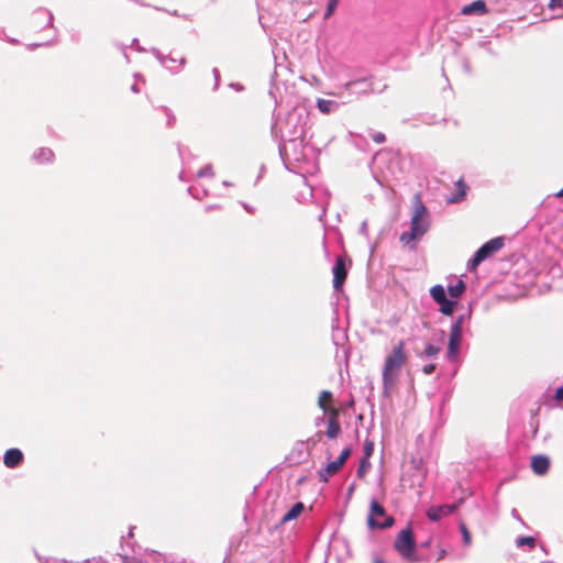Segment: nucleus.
Instances as JSON below:
<instances>
[{
  "label": "nucleus",
  "mask_w": 563,
  "mask_h": 563,
  "mask_svg": "<svg viewBox=\"0 0 563 563\" xmlns=\"http://www.w3.org/2000/svg\"><path fill=\"white\" fill-rule=\"evenodd\" d=\"M412 209L410 230L402 232L399 240L405 245H410L411 249H415L416 243L429 231L431 216L428 207L422 202L419 192L413 195Z\"/></svg>",
  "instance_id": "nucleus-1"
},
{
  "label": "nucleus",
  "mask_w": 563,
  "mask_h": 563,
  "mask_svg": "<svg viewBox=\"0 0 563 563\" xmlns=\"http://www.w3.org/2000/svg\"><path fill=\"white\" fill-rule=\"evenodd\" d=\"M387 85L384 84L382 89H376L372 81V76H365L349 80L343 85L339 86V92L333 93L334 96L345 99L346 96L360 97L368 93H383L387 89Z\"/></svg>",
  "instance_id": "nucleus-2"
},
{
  "label": "nucleus",
  "mask_w": 563,
  "mask_h": 563,
  "mask_svg": "<svg viewBox=\"0 0 563 563\" xmlns=\"http://www.w3.org/2000/svg\"><path fill=\"white\" fill-rule=\"evenodd\" d=\"M394 548L408 563L419 562L417 542L411 525H408L398 532L394 541Z\"/></svg>",
  "instance_id": "nucleus-3"
},
{
  "label": "nucleus",
  "mask_w": 563,
  "mask_h": 563,
  "mask_svg": "<svg viewBox=\"0 0 563 563\" xmlns=\"http://www.w3.org/2000/svg\"><path fill=\"white\" fill-rule=\"evenodd\" d=\"M464 320L465 316L461 314L455 319V321L451 325L446 358L452 363L459 360Z\"/></svg>",
  "instance_id": "nucleus-4"
},
{
  "label": "nucleus",
  "mask_w": 563,
  "mask_h": 563,
  "mask_svg": "<svg viewBox=\"0 0 563 563\" xmlns=\"http://www.w3.org/2000/svg\"><path fill=\"white\" fill-rule=\"evenodd\" d=\"M394 523L395 519L391 516H387L385 508L376 499H373L367 516L368 528L371 530L387 529Z\"/></svg>",
  "instance_id": "nucleus-5"
},
{
  "label": "nucleus",
  "mask_w": 563,
  "mask_h": 563,
  "mask_svg": "<svg viewBox=\"0 0 563 563\" xmlns=\"http://www.w3.org/2000/svg\"><path fill=\"white\" fill-rule=\"evenodd\" d=\"M405 360H406V356H405V352H404V343L399 342L393 349L391 353L389 355H387V357L385 360V364L383 367V376L396 378Z\"/></svg>",
  "instance_id": "nucleus-6"
},
{
  "label": "nucleus",
  "mask_w": 563,
  "mask_h": 563,
  "mask_svg": "<svg viewBox=\"0 0 563 563\" xmlns=\"http://www.w3.org/2000/svg\"><path fill=\"white\" fill-rule=\"evenodd\" d=\"M520 258L512 255L510 258H495V273L498 272V274L503 278H497L495 275V284L501 283V282H508L514 283L517 278V271H512L515 266L519 265Z\"/></svg>",
  "instance_id": "nucleus-7"
},
{
  "label": "nucleus",
  "mask_w": 563,
  "mask_h": 563,
  "mask_svg": "<svg viewBox=\"0 0 563 563\" xmlns=\"http://www.w3.org/2000/svg\"><path fill=\"white\" fill-rule=\"evenodd\" d=\"M351 454H352V448H350V446L344 448L341 451L340 455L334 461H330L325 465V467L319 472L320 481L327 483L329 481L330 476L334 475L342 468V466L344 465L346 460L351 456Z\"/></svg>",
  "instance_id": "nucleus-8"
},
{
  "label": "nucleus",
  "mask_w": 563,
  "mask_h": 563,
  "mask_svg": "<svg viewBox=\"0 0 563 563\" xmlns=\"http://www.w3.org/2000/svg\"><path fill=\"white\" fill-rule=\"evenodd\" d=\"M288 145L292 146V157L295 161H298L301 156V146H302V140H299L298 137L294 136L288 140V142L282 140L278 144V153L280 156V159L283 161V164L286 168H288V162L290 161V154L288 151Z\"/></svg>",
  "instance_id": "nucleus-9"
},
{
  "label": "nucleus",
  "mask_w": 563,
  "mask_h": 563,
  "mask_svg": "<svg viewBox=\"0 0 563 563\" xmlns=\"http://www.w3.org/2000/svg\"><path fill=\"white\" fill-rule=\"evenodd\" d=\"M493 255V239L486 241L468 260L467 269L470 272L476 271V268L488 257Z\"/></svg>",
  "instance_id": "nucleus-10"
},
{
  "label": "nucleus",
  "mask_w": 563,
  "mask_h": 563,
  "mask_svg": "<svg viewBox=\"0 0 563 563\" xmlns=\"http://www.w3.org/2000/svg\"><path fill=\"white\" fill-rule=\"evenodd\" d=\"M332 274L334 290H342L343 284L347 276V264L342 256H338L335 258L334 265L332 266Z\"/></svg>",
  "instance_id": "nucleus-11"
},
{
  "label": "nucleus",
  "mask_w": 563,
  "mask_h": 563,
  "mask_svg": "<svg viewBox=\"0 0 563 563\" xmlns=\"http://www.w3.org/2000/svg\"><path fill=\"white\" fill-rule=\"evenodd\" d=\"M457 506L459 505L455 503L431 506L427 511V517L429 520L437 522L443 517L453 514L457 509Z\"/></svg>",
  "instance_id": "nucleus-12"
},
{
  "label": "nucleus",
  "mask_w": 563,
  "mask_h": 563,
  "mask_svg": "<svg viewBox=\"0 0 563 563\" xmlns=\"http://www.w3.org/2000/svg\"><path fill=\"white\" fill-rule=\"evenodd\" d=\"M489 12L485 0H475L461 8V14L466 16H482Z\"/></svg>",
  "instance_id": "nucleus-13"
},
{
  "label": "nucleus",
  "mask_w": 563,
  "mask_h": 563,
  "mask_svg": "<svg viewBox=\"0 0 563 563\" xmlns=\"http://www.w3.org/2000/svg\"><path fill=\"white\" fill-rule=\"evenodd\" d=\"M24 461L23 452L18 448L8 449L3 455V464L8 468H15L20 466Z\"/></svg>",
  "instance_id": "nucleus-14"
},
{
  "label": "nucleus",
  "mask_w": 563,
  "mask_h": 563,
  "mask_svg": "<svg viewBox=\"0 0 563 563\" xmlns=\"http://www.w3.org/2000/svg\"><path fill=\"white\" fill-rule=\"evenodd\" d=\"M531 468L536 475H545L550 468V459L542 454L532 456Z\"/></svg>",
  "instance_id": "nucleus-15"
},
{
  "label": "nucleus",
  "mask_w": 563,
  "mask_h": 563,
  "mask_svg": "<svg viewBox=\"0 0 563 563\" xmlns=\"http://www.w3.org/2000/svg\"><path fill=\"white\" fill-rule=\"evenodd\" d=\"M305 505L301 501L295 503L280 518V523H286L291 520H295L299 517V515L303 511Z\"/></svg>",
  "instance_id": "nucleus-16"
},
{
  "label": "nucleus",
  "mask_w": 563,
  "mask_h": 563,
  "mask_svg": "<svg viewBox=\"0 0 563 563\" xmlns=\"http://www.w3.org/2000/svg\"><path fill=\"white\" fill-rule=\"evenodd\" d=\"M32 158L38 164L52 163L54 153L48 147H40L33 153Z\"/></svg>",
  "instance_id": "nucleus-17"
},
{
  "label": "nucleus",
  "mask_w": 563,
  "mask_h": 563,
  "mask_svg": "<svg viewBox=\"0 0 563 563\" xmlns=\"http://www.w3.org/2000/svg\"><path fill=\"white\" fill-rule=\"evenodd\" d=\"M341 433V426L338 420V413L334 412L328 420L325 434L329 439H335Z\"/></svg>",
  "instance_id": "nucleus-18"
},
{
  "label": "nucleus",
  "mask_w": 563,
  "mask_h": 563,
  "mask_svg": "<svg viewBox=\"0 0 563 563\" xmlns=\"http://www.w3.org/2000/svg\"><path fill=\"white\" fill-rule=\"evenodd\" d=\"M317 108L321 113L329 114L331 112L338 111L340 108V103L335 100L318 99Z\"/></svg>",
  "instance_id": "nucleus-19"
},
{
  "label": "nucleus",
  "mask_w": 563,
  "mask_h": 563,
  "mask_svg": "<svg viewBox=\"0 0 563 563\" xmlns=\"http://www.w3.org/2000/svg\"><path fill=\"white\" fill-rule=\"evenodd\" d=\"M438 305H439V311L442 314L451 317V316H453V313L457 307V301L448 297L446 299L439 302Z\"/></svg>",
  "instance_id": "nucleus-20"
},
{
  "label": "nucleus",
  "mask_w": 563,
  "mask_h": 563,
  "mask_svg": "<svg viewBox=\"0 0 563 563\" xmlns=\"http://www.w3.org/2000/svg\"><path fill=\"white\" fill-rule=\"evenodd\" d=\"M466 290V284L463 282V279H459L456 284L449 285L448 286V294L452 299H459L463 296V294Z\"/></svg>",
  "instance_id": "nucleus-21"
},
{
  "label": "nucleus",
  "mask_w": 563,
  "mask_h": 563,
  "mask_svg": "<svg viewBox=\"0 0 563 563\" xmlns=\"http://www.w3.org/2000/svg\"><path fill=\"white\" fill-rule=\"evenodd\" d=\"M455 186H456V194L451 196L449 199H448V202L450 203H456V202H460L462 201L465 196H466V189H467V186L465 185V183L460 179L455 183Z\"/></svg>",
  "instance_id": "nucleus-22"
},
{
  "label": "nucleus",
  "mask_w": 563,
  "mask_h": 563,
  "mask_svg": "<svg viewBox=\"0 0 563 563\" xmlns=\"http://www.w3.org/2000/svg\"><path fill=\"white\" fill-rule=\"evenodd\" d=\"M430 296L437 303H439L448 298L446 290L440 284L434 285L430 288Z\"/></svg>",
  "instance_id": "nucleus-23"
},
{
  "label": "nucleus",
  "mask_w": 563,
  "mask_h": 563,
  "mask_svg": "<svg viewBox=\"0 0 563 563\" xmlns=\"http://www.w3.org/2000/svg\"><path fill=\"white\" fill-rule=\"evenodd\" d=\"M515 543L517 548L528 547L529 549H533L537 544V540L531 536H521L516 539Z\"/></svg>",
  "instance_id": "nucleus-24"
},
{
  "label": "nucleus",
  "mask_w": 563,
  "mask_h": 563,
  "mask_svg": "<svg viewBox=\"0 0 563 563\" xmlns=\"http://www.w3.org/2000/svg\"><path fill=\"white\" fill-rule=\"evenodd\" d=\"M333 395L330 390H322L319 399H318V406L324 413L329 411L328 406L325 405V400H332Z\"/></svg>",
  "instance_id": "nucleus-25"
},
{
  "label": "nucleus",
  "mask_w": 563,
  "mask_h": 563,
  "mask_svg": "<svg viewBox=\"0 0 563 563\" xmlns=\"http://www.w3.org/2000/svg\"><path fill=\"white\" fill-rule=\"evenodd\" d=\"M369 468H371L369 459L362 457L360 460V464H358V467H357V471H356L357 477L358 478L364 477L367 474V472L369 471Z\"/></svg>",
  "instance_id": "nucleus-26"
},
{
  "label": "nucleus",
  "mask_w": 563,
  "mask_h": 563,
  "mask_svg": "<svg viewBox=\"0 0 563 563\" xmlns=\"http://www.w3.org/2000/svg\"><path fill=\"white\" fill-rule=\"evenodd\" d=\"M440 352V347L435 346L434 344L432 343H428L424 347V351L422 354H419L418 356L419 357H434L435 355H438Z\"/></svg>",
  "instance_id": "nucleus-27"
},
{
  "label": "nucleus",
  "mask_w": 563,
  "mask_h": 563,
  "mask_svg": "<svg viewBox=\"0 0 563 563\" xmlns=\"http://www.w3.org/2000/svg\"><path fill=\"white\" fill-rule=\"evenodd\" d=\"M42 16L46 20V25L47 26H52L53 27V20H54V16H53V13L46 9H38L36 12H35V16Z\"/></svg>",
  "instance_id": "nucleus-28"
},
{
  "label": "nucleus",
  "mask_w": 563,
  "mask_h": 563,
  "mask_svg": "<svg viewBox=\"0 0 563 563\" xmlns=\"http://www.w3.org/2000/svg\"><path fill=\"white\" fill-rule=\"evenodd\" d=\"M339 1L340 0H328L327 8L323 14L324 19H329L334 13V11L338 8Z\"/></svg>",
  "instance_id": "nucleus-29"
},
{
  "label": "nucleus",
  "mask_w": 563,
  "mask_h": 563,
  "mask_svg": "<svg viewBox=\"0 0 563 563\" xmlns=\"http://www.w3.org/2000/svg\"><path fill=\"white\" fill-rule=\"evenodd\" d=\"M395 379L394 377H384L383 376V395L384 397H389V394H390V388L393 386V384L395 383Z\"/></svg>",
  "instance_id": "nucleus-30"
},
{
  "label": "nucleus",
  "mask_w": 563,
  "mask_h": 563,
  "mask_svg": "<svg viewBox=\"0 0 563 563\" xmlns=\"http://www.w3.org/2000/svg\"><path fill=\"white\" fill-rule=\"evenodd\" d=\"M374 446L375 444L372 440H365L362 457L371 459L374 453Z\"/></svg>",
  "instance_id": "nucleus-31"
},
{
  "label": "nucleus",
  "mask_w": 563,
  "mask_h": 563,
  "mask_svg": "<svg viewBox=\"0 0 563 563\" xmlns=\"http://www.w3.org/2000/svg\"><path fill=\"white\" fill-rule=\"evenodd\" d=\"M460 530L462 533L463 543L465 545H470L471 544V533L464 522H460Z\"/></svg>",
  "instance_id": "nucleus-32"
},
{
  "label": "nucleus",
  "mask_w": 563,
  "mask_h": 563,
  "mask_svg": "<svg viewBox=\"0 0 563 563\" xmlns=\"http://www.w3.org/2000/svg\"><path fill=\"white\" fill-rule=\"evenodd\" d=\"M197 176L198 177H212L213 176V168H212V165L211 164H208L206 165L205 167H202L198 173H197Z\"/></svg>",
  "instance_id": "nucleus-33"
},
{
  "label": "nucleus",
  "mask_w": 563,
  "mask_h": 563,
  "mask_svg": "<svg viewBox=\"0 0 563 563\" xmlns=\"http://www.w3.org/2000/svg\"><path fill=\"white\" fill-rule=\"evenodd\" d=\"M167 57L166 55L164 54H161L157 58V60L161 63V65L165 66L169 71H172L173 74H177L179 73V68H175L174 66H167Z\"/></svg>",
  "instance_id": "nucleus-34"
},
{
  "label": "nucleus",
  "mask_w": 563,
  "mask_h": 563,
  "mask_svg": "<svg viewBox=\"0 0 563 563\" xmlns=\"http://www.w3.org/2000/svg\"><path fill=\"white\" fill-rule=\"evenodd\" d=\"M212 75H213V78H214V86H213V90H214V91H217V90L219 89L220 80H221L219 69H218V68H213V69H212Z\"/></svg>",
  "instance_id": "nucleus-35"
},
{
  "label": "nucleus",
  "mask_w": 563,
  "mask_h": 563,
  "mask_svg": "<svg viewBox=\"0 0 563 563\" xmlns=\"http://www.w3.org/2000/svg\"><path fill=\"white\" fill-rule=\"evenodd\" d=\"M372 140L376 144H383L386 141V136H385V134L383 132H376V133L373 134Z\"/></svg>",
  "instance_id": "nucleus-36"
},
{
  "label": "nucleus",
  "mask_w": 563,
  "mask_h": 563,
  "mask_svg": "<svg viewBox=\"0 0 563 563\" xmlns=\"http://www.w3.org/2000/svg\"><path fill=\"white\" fill-rule=\"evenodd\" d=\"M164 111L167 115V125L173 126L174 121H175V115L173 114L172 110L168 109L167 107H164Z\"/></svg>",
  "instance_id": "nucleus-37"
},
{
  "label": "nucleus",
  "mask_w": 563,
  "mask_h": 563,
  "mask_svg": "<svg viewBox=\"0 0 563 563\" xmlns=\"http://www.w3.org/2000/svg\"><path fill=\"white\" fill-rule=\"evenodd\" d=\"M504 236H497L495 238V253H497L499 250L504 247Z\"/></svg>",
  "instance_id": "nucleus-38"
},
{
  "label": "nucleus",
  "mask_w": 563,
  "mask_h": 563,
  "mask_svg": "<svg viewBox=\"0 0 563 563\" xmlns=\"http://www.w3.org/2000/svg\"><path fill=\"white\" fill-rule=\"evenodd\" d=\"M434 371H435V364H433V363L426 364V365L422 367V372H423L426 375H431Z\"/></svg>",
  "instance_id": "nucleus-39"
},
{
  "label": "nucleus",
  "mask_w": 563,
  "mask_h": 563,
  "mask_svg": "<svg viewBox=\"0 0 563 563\" xmlns=\"http://www.w3.org/2000/svg\"><path fill=\"white\" fill-rule=\"evenodd\" d=\"M167 62H169L170 64H175L176 62L179 63V69L180 67H183L185 64H186V58L185 57H180L179 59H176L175 57L173 56H168L167 57Z\"/></svg>",
  "instance_id": "nucleus-40"
},
{
  "label": "nucleus",
  "mask_w": 563,
  "mask_h": 563,
  "mask_svg": "<svg viewBox=\"0 0 563 563\" xmlns=\"http://www.w3.org/2000/svg\"><path fill=\"white\" fill-rule=\"evenodd\" d=\"M412 464L415 466V468L421 473L422 476H424V473H423V463H422V460H412Z\"/></svg>",
  "instance_id": "nucleus-41"
},
{
  "label": "nucleus",
  "mask_w": 563,
  "mask_h": 563,
  "mask_svg": "<svg viewBox=\"0 0 563 563\" xmlns=\"http://www.w3.org/2000/svg\"><path fill=\"white\" fill-rule=\"evenodd\" d=\"M549 7L552 10L558 9V8H562L563 7V0H550Z\"/></svg>",
  "instance_id": "nucleus-42"
},
{
  "label": "nucleus",
  "mask_w": 563,
  "mask_h": 563,
  "mask_svg": "<svg viewBox=\"0 0 563 563\" xmlns=\"http://www.w3.org/2000/svg\"><path fill=\"white\" fill-rule=\"evenodd\" d=\"M229 87L234 89L238 92H241V91L244 90V86L242 84H240V82H230Z\"/></svg>",
  "instance_id": "nucleus-43"
},
{
  "label": "nucleus",
  "mask_w": 563,
  "mask_h": 563,
  "mask_svg": "<svg viewBox=\"0 0 563 563\" xmlns=\"http://www.w3.org/2000/svg\"><path fill=\"white\" fill-rule=\"evenodd\" d=\"M34 552V555L36 558V560L40 562V563H48V559L47 558H44L42 556L41 554H38V552L34 549L33 550Z\"/></svg>",
  "instance_id": "nucleus-44"
},
{
  "label": "nucleus",
  "mask_w": 563,
  "mask_h": 563,
  "mask_svg": "<svg viewBox=\"0 0 563 563\" xmlns=\"http://www.w3.org/2000/svg\"><path fill=\"white\" fill-rule=\"evenodd\" d=\"M555 399L559 401H563V385L556 389Z\"/></svg>",
  "instance_id": "nucleus-45"
},
{
  "label": "nucleus",
  "mask_w": 563,
  "mask_h": 563,
  "mask_svg": "<svg viewBox=\"0 0 563 563\" xmlns=\"http://www.w3.org/2000/svg\"><path fill=\"white\" fill-rule=\"evenodd\" d=\"M131 46L135 47V49L139 51V52H144L145 51L144 47H142L139 44V40L137 38H133L132 40Z\"/></svg>",
  "instance_id": "nucleus-46"
},
{
  "label": "nucleus",
  "mask_w": 563,
  "mask_h": 563,
  "mask_svg": "<svg viewBox=\"0 0 563 563\" xmlns=\"http://www.w3.org/2000/svg\"><path fill=\"white\" fill-rule=\"evenodd\" d=\"M360 232L362 234H366L367 233V222L366 221L362 222L361 228H360Z\"/></svg>",
  "instance_id": "nucleus-47"
},
{
  "label": "nucleus",
  "mask_w": 563,
  "mask_h": 563,
  "mask_svg": "<svg viewBox=\"0 0 563 563\" xmlns=\"http://www.w3.org/2000/svg\"><path fill=\"white\" fill-rule=\"evenodd\" d=\"M244 210L249 213H254L255 209L247 203H242Z\"/></svg>",
  "instance_id": "nucleus-48"
},
{
  "label": "nucleus",
  "mask_w": 563,
  "mask_h": 563,
  "mask_svg": "<svg viewBox=\"0 0 563 563\" xmlns=\"http://www.w3.org/2000/svg\"><path fill=\"white\" fill-rule=\"evenodd\" d=\"M169 14L175 15V16H180V14L176 10L173 12H169ZM181 18H184L186 20H190L189 15H187V14H183Z\"/></svg>",
  "instance_id": "nucleus-49"
},
{
  "label": "nucleus",
  "mask_w": 563,
  "mask_h": 563,
  "mask_svg": "<svg viewBox=\"0 0 563 563\" xmlns=\"http://www.w3.org/2000/svg\"><path fill=\"white\" fill-rule=\"evenodd\" d=\"M151 52L155 57H158L162 54V52L156 47H153Z\"/></svg>",
  "instance_id": "nucleus-50"
},
{
  "label": "nucleus",
  "mask_w": 563,
  "mask_h": 563,
  "mask_svg": "<svg viewBox=\"0 0 563 563\" xmlns=\"http://www.w3.org/2000/svg\"><path fill=\"white\" fill-rule=\"evenodd\" d=\"M445 554H446L445 550H441V551H440V553H439V555H438L437 561L442 560V559L445 556Z\"/></svg>",
  "instance_id": "nucleus-51"
},
{
  "label": "nucleus",
  "mask_w": 563,
  "mask_h": 563,
  "mask_svg": "<svg viewBox=\"0 0 563 563\" xmlns=\"http://www.w3.org/2000/svg\"><path fill=\"white\" fill-rule=\"evenodd\" d=\"M512 516H514L515 518H517L519 521H521V522H522V520H521V518H520V516L518 515V511H517L516 509H512Z\"/></svg>",
  "instance_id": "nucleus-52"
},
{
  "label": "nucleus",
  "mask_w": 563,
  "mask_h": 563,
  "mask_svg": "<svg viewBox=\"0 0 563 563\" xmlns=\"http://www.w3.org/2000/svg\"><path fill=\"white\" fill-rule=\"evenodd\" d=\"M45 45H49V42H45V43H41V44H32L31 47H40V46H45Z\"/></svg>",
  "instance_id": "nucleus-53"
},
{
  "label": "nucleus",
  "mask_w": 563,
  "mask_h": 563,
  "mask_svg": "<svg viewBox=\"0 0 563 563\" xmlns=\"http://www.w3.org/2000/svg\"><path fill=\"white\" fill-rule=\"evenodd\" d=\"M131 90H132L133 92H135V93H137V92L140 91V90H139V87H137V85H136V84H134V85H132V86H131Z\"/></svg>",
  "instance_id": "nucleus-54"
},
{
  "label": "nucleus",
  "mask_w": 563,
  "mask_h": 563,
  "mask_svg": "<svg viewBox=\"0 0 563 563\" xmlns=\"http://www.w3.org/2000/svg\"><path fill=\"white\" fill-rule=\"evenodd\" d=\"M488 44H489V41H479V42H478V45H479L481 47H484V46H486V45H488Z\"/></svg>",
  "instance_id": "nucleus-55"
},
{
  "label": "nucleus",
  "mask_w": 563,
  "mask_h": 563,
  "mask_svg": "<svg viewBox=\"0 0 563 563\" xmlns=\"http://www.w3.org/2000/svg\"><path fill=\"white\" fill-rule=\"evenodd\" d=\"M558 198H563V188L555 194Z\"/></svg>",
  "instance_id": "nucleus-56"
},
{
  "label": "nucleus",
  "mask_w": 563,
  "mask_h": 563,
  "mask_svg": "<svg viewBox=\"0 0 563 563\" xmlns=\"http://www.w3.org/2000/svg\"><path fill=\"white\" fill-rule=\"evenodd\" d=\"M538 410H539V409L531 410V418H532V419H534V417L537 416Z\"/></svg>",
  "instance_id": "nucleus-57"
},
{
  "label": "nucleus",
  "mask_w": 563,
  "mask_h": 563,
  "mask_svg": "<svg viewBox=\"0 0 563 563\" xmlns=\"http://www.w3.org/2000/svg\"><path fill=\"white\" fill-rule=\"evenodd\" d=\"M429 545H430V540H428V541H426V542L421 543V547H422V548H427V547H429Z\"/></svg>",
  "instance_id": "nucleus-58"
},
{
  "label": "nucleus",
  "mask_w": 563,
  "mask_h": 563,
  "mask_svg": "<svg viewBox=\"0 0 563 563\" xmlns=\"http://www.w3.org/2000/svg\"><path fill=\"white\" fill-rule=\"evenodd\" d=\"M373 563H386V562L384 560H382V559H375L373 561Z\"/></svg>",
  "instance_id": "nucleus-59"
},
{
  "label": "nucleus",
  "mask_w": 563,
  "mask_h": 563,
  "mask_svg": "<svg viewBox=\"0 0 563 563\" xmlns=\"http://www.w3.org/2000/svg\"><path fill=\"white\" fill-rule=\"evenodd\" d=\"M188 192H189L192 197L197 198V196L192 192V188H191V187H189V188H188Z\"/></svg>",
  "instance_id": "nucleus-60"
},
{
  "label": "nucleus",
  "mask_w": 563,
  "mask_h": 563,
  "mask_svg": "<svg viewBox=\"0 0 563 563\" xmlns=\"http://www.w3.org/2000/svg\"><path fill=\"white\" fill-rule=\"evenodd\" d=\"M129 537H132L133 536V527L130 528V531H129Z\"/></svg>",
  "instance_id": "nucleus-61"
},
{
  "label": "nucleus",
  "mask_w": 563,
  "mask_h": 563,
  "mask_svg": "<svg viewBox=\"0 0 563 563\" xmlns=\"http://www.w3.org/2000/svg\"><path fill=\"white\" fill-rule=\"evenodd\" d=\"M537 430H538V424L533 426V435H536Z\"/></svg>",
  "instance_id": "nucleus-62"
},
{
  "label": "nucleus",
  "mask_w": 563,
  "mask_h": 563,
  "mask_svg": "<svg viewBox=\"0 0 563 563\" xmlns=\"http://www.w3.org/2000/svg\"><path fill=\"white\" fill-rule=\"evenodd\" d=\"M223 185H224V186H230L231 184H230L229 181H227V180H225V181H223Z\"/></svg>",
  "instance_id": "nucleus-63"
},
{
  "label": "nucleus",
  "mask_w": 563,
  "mask_h": 563,
  "mask_svg": "<svg viewBox=\"0 0 563 563\" xmlns=\"http://www.w3.org/2000/svg\"><path fill=\"white\" fill-rule=\"evenodd\" d=\"M353 489H354V487H353V485H352V486H350L349 492H350V493H352V492H353Z\"/></svg>",
  "instance_id": "nucleus-64"
}]
</instances>
